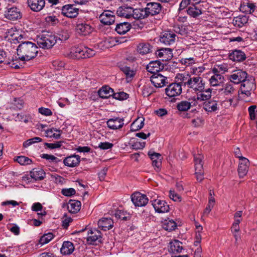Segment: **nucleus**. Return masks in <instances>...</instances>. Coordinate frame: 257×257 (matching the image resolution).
I'll list each match as a JSON object with an SVG mask.
<instances>
[{
  "label": "nucleus",
  "mask_w": 257,
  "mask_h": 257,
  "mask_svg": "<svg viewBox=\"0 0 257 257\" xmlns=\"http://www.w3.org/2000/svg\"><path fill=\"white\" fill-rule=\"evenodd\" d=\"M38 47L30 41L22 42L17 48V54L22 61H29L35 58L38 53Z\"/></svg>",
  "instance_id": "nucleus-1"
},
{
  "label": "nucleus",
  "mask_w": 257,
  "mask_h": 257,
  "mask_svg": "<svg viewBox=\"0 0 257 257\" xmlns=\"http://www.w3.org/2000/svg\"><path fill=\"white\" fill-rule=\"evenodd\" d=\"M205 83L203 79L200 77H194V90L196 92V95L194 96V101L198 102L207 100L211 97V90L208 89L204 90Z\"/></svg>",
  "instance_id": "nucleus-2"
},
{
  "label": "nucleus",
  "mask_w": 257,
  "mask_h": 257,
  "mask_svg": "<svg viewBox=\"0 0 257 257\" xmlns=\"http://www.w3.org/2000/svg\"><path fill=\"white\" fill-rule=\"evenodd\" d=\"M57 42L56 35L52 32H43L37 38V43L43 49H50Z\"/></svg>",
  "instance_id": "nucleus-3"
},
{
  "label": "nucleus",
  "mask_w": 257,
  "mask_h": 257,
  "mask_svg": "<svg viewBox=\"0 0 257 257\" xmlns=\"http://www.w3.org/2000/svg\"><path fill=\"white\" fill-rule=\"evenodd\" d=\"M71 53L74 58L80 59L93 57L95 54V51L86 47L80 46L73 48Z\"/></svg>",
  "instance_id": "nucleus-4"
},
{
  "label": "nucleus",
  "mask_w": 257,
  "mask_h": 257,
  "mask_svg": "<svg viewBox=\"0 0 257 257\" xmlns=\"http://www.w3.org/2000/svg\"><path fill=\"white\" fill-rule=\"evenodd\" d=\"M194 225L195 226V239L194 241V246H196V248L194 251V257H201L202 249L200 244L201 240V233L203 230L202 226L199 224L198 222L195 221L194 220Z\"/></svg>",
  "instance_id": "nucleus-5"
},
{
  "label": "nucleus",
  "mask_w": 257,
  "mask_h": 257,
  "mask_svg": "<svg viewBox=\"0 0 257 257\" xmlns=\"http://www.w3.org/2000/svg\"><path fill=\"white\" fill-rule=\"evenodd\" d=\"M202 158L203 157L200 155L194 157L195 174V177L198 182H201L204 179V170L203 168V162L202 161Z\"/></svg>",
  "instance_id": "nucleus-6"
},
{
  "label": "nucleus",
  "mask_w": 257,
  "mask_h": 257,
  "mask_svg": "<svg viewBox=\"0 0 257 257\" xmlns=\"http://www.w3.org/2000/svg\"><path fill=\"white\" fill-rule=\"evenodd\" d=\"M87 241L91 244H97L102 242L101 231L96 228H91L88 231Z\"/></svg>",
  "instance_id": "nucleus-7"
},
{
  "label": "nucleus",
  "mask_w": 257,
  "mask_h": 257,
  "mask_svg": "<svg viewBox=\"0 0 257 257\" xmlns=\"http://www.w3.org/2000/svg\"><path fill=\"white\" fill-rule=\"evenodd\" d=\"M75 29L79 34L83 36L89 35L94 30L90 24L85 21L78 22Z\"/></svg>",
  "instance_id": "nucleus-8"
},
{
  "label": "nucleus",
  "mask_w": 257,
  "mask_h": 257,
  "mask_svg": "<svg viewBox=\"0 0 257 257\" xmlns=\"http://www.w3.org/2000/svg\"><path fill=\"white\" fill-rule=\"evenodd\" d=\"M180 83L175 82L170 84L165 89V93L170 97L179 96L182 92Z\"/></svg>",
  "instance_id": "nucleus-9"
},
{
  "label": "nucleus",
  "mask_w": 257,
  "mask_h": 257,
  "mask_svg": "<svg viewBox=\"0 0 257 257\" xmlns=\"http://www.w3.org/2000/svg\"><path fill=\"white\" fill-rule=\"evenodd\" d=\"M131 200L135 206L138 207L144 206L148 202L146 195L138 192H136L132 195Z\"/></svg>",
  "instance_id": "nucleus-10"
},
{
  "label": "nucleus",
  "mask_w": 257,
  "mask_h": 257,
  "mask_svg": "<svg viewBox=\"0 0 257 257\" xmlns=\"http://www.w3.org/2000/svg\"><path fill=\"white\" fill-rule=\"evenodd\" d=\"M150 80L157 88L162 87L168 83L167 78L160 73L153 74L150 77Z\"/></svg>",
  "instance_id": "nucleus-11"
},
{
  "label": "nucleus",
  "mask_w": 257,
  "mask_h": 257,
  "mask_svg": "<svg viewBox=\"0 0 257 257\" xmlns=\"http://www.w3.org/2000/svg\"><path fill=\"white\" fill-rule=\"evenodd\" d=\"M79 9L74 7L72 5L64 6L61 9L62 14L69 18H76L78 15Z\"/></svg>",
  "instance_id": "nucleus-12"
},
{
  "label": "nucleus",
  "mask_w": 257,
  "mask_h": 257,
  "mask_svg": "<svg viewBox=\"0 0 257 257\" xmlns=\"http://www.w3.org/2000/svg\"><path fill=\"white\" fill-rule=\"evenodd\" d=\"M5 17L7 19L15 21L22 18V15L20 10L17 7L8 8L5 12Z\"/></svg>",
  "instance_id": "nucleus-13"
},
{
  "label": "nucleus",
  "mask_w": 257,
  "mask_h": 257,
  "mask_svg": "<svg viewBox=\"0 0 257 257\" xmlns=\"http://www.w3.org/2000/svg\"><path fill=\"white\" fill-rule=\"evenodd\" d=\"M100 21L105 25H110L115 22L114 13L110 11H104L99 17Z\"/></svg>",
  "instance_id": "nucleus-14"
},
{
  "label": "nucleus",
  "mask_w": 257,
  "mask_h": 257,
  "mask_svg": "<svg viewBox=\"0 0 257 257\" xmlns=\"http://www.w3.org/2000/svg\"><path fill=\"white\" fill-rule=\"evenodd\" d=\"M161 9L162 6L161 4L155 2L148 3L145 8L148 17L149 15L154 16L159 14Z\"/></svg>",
  "instance_id": "nucleus-15"
},
{
  "label": "nucleus",
  "mask_w": 257,
  "mask_h": 257,
  "mask_svg": "<svg viewBox=\"0 0 257 257\" xmlns=\"http://www.w3.org/2000/svg\"><path fill=\"white\" fill-rule=\"evenodd\" d=\"M247 75V74L245 71L238 70L229 76V79L231 82L236 84H238L240 82L244 83V81H247L246 80Z\"/></svg>",
  "instance_id": "nucleus-16"
},
{
  "label": "nucleus",
  "mask_w": 257,
  "mask_h": 257,
  "mask_svg": "<svg viewBox=\"0 0 257 257\" xmlns=\"http://www.w3.org/2000/svg\"><path fill=\"white\" fill-rule=\"evenodd\" d=\"M155 211L159 213H165L169 210V206L164 200L155 199L152 202Z\"/></svg>",
  "instance_id": "nucleus-17"
},
{
  "label": "nucleus",
  "mask_w": 257,
  "mask_h": 257,
  "mask_svg": "<svg viewBox=\"0 0 257 257\" xmlns=\"http://www.w3.org/2000/svg\"><path fill=\"white\" fill-rule=\"evenodd\" d=\"M27 3L30 9L35 12L41 11L45 6V0H27Z\"/></svg>",
  "instance_id": "nucleus-18"
},
{
  "label": "nucleus",
  "mask_w": 257,
  "mask_h": 257,
  "mask_svg": "<svg viewBox=\"0 0 257 257\" xmlns=\"http://www.w3.org/2000/svg\"><path fill=\"white\" fill-rule=\"evenodd\" d=\"M176 35L172 32L166 31L162 34L160 41L166 45H170L175 42Z\"/></svg>",
  "instance_id": "nucleus-19"
},
{
  "label": "nucleus",
  "mask_w": 257,
  "mask_h": 257,
  "mask_svg": "<svg viewBox=\"0 0 257 257\" xmlns=\"http://www.w3.org/2000/svg\"><path fill=\"white\" fill-rule=\"evenodd\" d=\"M64 164L69 167H75L79 165L80 157L78 155H70L66 157L63 161Z\"/></svg>",
  "instance_id": "nucleus-20"
},
{
  "label": "nucleus",
  "mask_w": 257,
  "mask_h": 257,
  "mask_svg": "<svg viewBox=\"0 0 257 257\" xmlns=\"http://www.w3.org/2000/svg\"><path fill=\"white\" fill-rule=\"evenodd\" d=\"M124 119L122 118L115 117L110 118L107 121V126L111 130H117L121 128L124 124Z\"/></svg>",
  "instance_id": "nucleus-21"
},
{
  "label": "nucleus",
  "mask_w": 257,
  "mask_h": 257,
  "mask_svg": "<svg viewBox=\"0 0 257 257\" xmlns=\"http://www.w3.org/2000/svg\"><path fill=\"white\" fill-rule=\"evenodd\" d=\"M133 12V8L127 5L119 7L116 11V14L118 16L127 19L131 18Z\"/></svg>",
  "instance_id": "nucleus-22"
},
{
  "label": "nucleus",
  "mask_w": 257,
  "mask_h": 257,
  "mask_svg": "<svg viewBox=\"0 0 257 257\" xmlns=\"http://www.w3.org/2000/svg\"><path fill=\"white\" fill-rule=\"evenodd\" d=\"M164 68L163 64L160 61H154L149 63L147 66V70L153 74L159 73V72Z\"/></svg>",
  "instance_id": "nucleus-23"
},
{
  "label": "nucleus",
  "mask_w": 257,
  "mask_h": 257,
  "mask_svg": "<svg viewBox=\"0 0 257 257\" xmlns=\"http://www.w3.org/2000/svg\"><path fill=\"white\" fill-rule=\"evenodd\" d=\"M119 67L121 71L123 72L125 76V78L127 82L131 81L136 75V71L134 69L131 68L127 65L122 64L119 65Z\"/></svg>",
  "instance_id": "nucleus-24"
},
{
  "label": "nucleus",
  "mask_w": 257,
  "mask_h": 257,
  "mask_svg": "<svg viewBox=\"0 0 257 257\" xmlns=\"http://www.w3.org/2000/svg\"><path fill=\"white\" fill-rule=\"evenodd\" d=\"M98 228L103 231L111 229L113 226V221L110 218H102L98 221Z\"/></svg>",
  "instance_id": "nucleus-25"
},
{
  "label": "nucleus",
  "mask_w": 257,
  "mask_h": 257,
  "mask_svg": "<svg viewBox=\"0 0 257 257\" xmlns=\"http://www.w3.org/2000/svg\"><path fill=\"white\" fill-rule=\"evenodd\" d=\"M224 77L222 75L213 73L209 78V81L211 86L216 87L222 85L224 83Z\"/></svg>",
  "instance_id": "nucleus-26"
},
{
  "label": "nucleus",
  "mask_w": 257,
  "mask_h": 257,
  "mask_svg": "<svg viewBox=\"0 0 257 257\" xmlns=\"http://www.w3.org/2000/svg\"><path fill=\"white\" fill-rule=\"evenodd\" d=\"M229 58L233 61L241 62L246 59V55L241 50H234L229 53Z\"/></svg>",
  "instance_id": "nucleus-27"
},
{
  "label": "nucleus",
  "mask_w": 257,
  "mask_h": 257,
  "mask_svg": "<svg viewBox=\"0 0 257 257\" xmlns=\"http://www.w3.org/2000/svg\"><path fill=\"white\" fill-rule=\"evenodd\" d=\"M183 247L182 243L178 240L175 239L170 242L169 251L173 254L181 252Z\"/></svg>",
  "instance_id": "nucleus-28"
},
{
  "label": "nucleus",
  "mask_w": 257,
  "mask_h": 257,
  "mask_svg": "<svg viewBox=\"0 0 257 257\" xmlns=\"http://www.w3.org/2000/svg\"><path fill=\"white\" fill-rule=\"evenodd\" d=\"M156 54L158 57L162 58V61L170 60L173 57L172 50L168 48L160 49Z\"/></svg>",
  "instance_id": "nucleus-29"
},
{
  "label": "nucleus",
  "mask_w": 257,
  "mask_h": 257,
  "mask_svg": "<svg viewBox=\"0 0 257 257\" xmlns=\"http://www.w3.org/2000/svg\"><path fill=\"white\" fill-rule=\"evenodd\" d=\"M192 27L191 25H182L175 28V31L182 36L191 37Z\"/></svg>",
  "instance_id": "nucleus-30"
},
{
  "label": "nucleus",
  "mask_w": 257,
  "mask_h": 257,
  "mask_svg": "<svg viewBox=\"0 0 257 257\" xmlns=\"http://www.w3.org/2000/svg\"><path fill=\"white\" fill-rule=\"evenodd\" d=\"M222 88L218 90L221 95L231 96L234 93L235 89L231 83L228 82L224 85H222Z\"/></svg>",
  "instance_id": "nucleus-31"
},
{
  "label": "nucleus",
  "mask_w": 257,
  "mask_h": 257,
  "mask_svg": "<svg viewBox=\"0 0 257 257\" xmlns=\"http://www.w3.org/2000/svg\"><path fill=\"white\" fill-rule=\"evenodd\" d=\"M45 172L40 168H34L30 172L31 178L34 179L36 181L42 180L45 177Z\"/></svg>",
  "instance_id": "nucleus-32"
},
{
  "label": "nucleus",
  "mask_w": 257,
  "mask_h": 257,
  "mask_svg": "<svg viewBox=\"0 0 257 257\" xmlns=\"http://www.w3.org/2000/svg\"><path fill=\"white\" fill-rule=\"evenodd\" d=\"M152 46L147 42L140 43L137 48V52L141 55H145L152 52Z\"/></svg>",
  "instance_id": "nucleus-33"
},
{
  "label": "nucleus",
  "mask_w": 257,
  "mask_h": 257,
  "mask_svg": "<svg viewBox=\"0 0 257 257\" xmlns=\"http://www.w3.org/2000/svg\"><path fill=\"white\" fill-rule=\"evenodd\" d=\"M98 94L102 98H107L111 96L113 97L114 91L108 86H103L98 90Z\"/></svg>",
  "instance_id": "nucleus-34"
},
{
  "label": "nucleus",
  "mask_w": 257,
  "mask_h": 257,
  "mask_svg": "<svg viewBox=\"0 0 257 257\" xmlns=\"http://www.w3.org/2000/svg\"><path fill=\"white\" fill-rule=\"evenodd\" d=\"M177 78L180 80L181 82L179 83H180L181 86L184 85V86L187 85L190 88L192 87V78L190 74L184 72L183 74H179Z\"/></svg>",
  "instance_id": "nucleus-35"
},
{
  "label": "nucleus",
  "mask_w": 257,
  "mask_h": 257,
  "mask_svg": "<svg viewBox=\"0 0 257 257\" xmlns=\"http://www.w3.org/2000/svg\"><path fill=\"white\" fill-rule=\"evenodd\" d=\"M132 25L128 22H123L117 24L115 27V30L120 34L123 35L126 33L131 28Z\"/></svg>",
  "instance_id": "nucleus-36"
},
{
  "label": "nucleus",
  "mask_w": 257,
  "mask_h": 257,
  "mask_svg": "<svg viewBox=\"0 0 257 257\" xmlns=\"http://www.w3.org/2000/svg\"><path fill=\"white\" fill-rule=\"evenodd\" d=\"M74 250L73 244L69 241H64L63 243L60 251L62 254L64 255H69L71 254Z\"/></svg>",
  "instance_id": "nucleus-37"
},
{
  "label": "nucleus",
  "mask_w": 257,
  "mask_h": 257,
  "mask_svg": "<svg viewBox=\"0 0 257 257\" xmlns=\"http://www.w3.org/2000/svg\"><path fill=\"white\" fill-rule=\"evenodd\" d=\"M81 205L80 201L71 200L69 202L68 208L70 212L75 213L80 210Z\"/></svg>",
  "instance_id": "nucleus-38"
},
{
  "label": "nucleus",
  "mask_w": 257,
  "mask_h": 257,
  "mask_svg": "<svg viewBox=\"0 0 257 257\" xmlns=\"http://www.w3.org/2000/svg\"><path fill=\"white\" fill-rule=\"evenodd\" d=\"M203 108L208 112H212L218 109L217 102L215 100H210L203 103Z\"/></svg>",
  "instance_id": "nucleus-39"
},
{
  "label": "nucleus",
  "mask_w": 257,
  "mask_h": 257,
  "mask_svg": "<svg viewBox=\"0 0 257 257\" xmlns=\"http://www.w3.org/2000/svg\"><path fill=\"white\" fill-rule=\"evenodd\" d=\"M147 14L145 9H133V12L132 14L131 18L135 19H143L147 18Z\"/></svg>",
  "instance_id": "nucleus-40"
},
{
  "label": "nucleus",
  "mask_w": 257,
  "mask_h": 257,
  "mask_svg": "<svg viewBox=\"0 0 257 257\" xmlns=\"http://www.w3.org/2000/svg\"><path fill=\"white\" fill-rule=\"evenodd\" d=\"M248 21V18L246 16H239L235 17L232 21V24L235 27L241 28Z\"/></svg>",
  "instance_id": "nucleus-41"
},
{
  "label": "nucleus",
  "mask_w": 257,
  "mask_h": 257,
  "mask_svg": "<svg viewBox=\"0 0 257 257\" xmlns=\"http://www.w3.org/2000/svg\"><path fill=\"white\" fill-rule=\"evenodd\" d=\"M176 227V223L172 219H166L162 223V227L169 231L175 230Z\"/></svg>",
  "instance_id": "nucleus-42"
},
{
  "label": "nucleus",
  "mask_w": 257,
  "mask_h": 257,
  "mask_svg": "<svg viewBox=\"0 0 257 257\" xmlns=\"http://www.w3.org/2000/svg\"><path fill=\"white\" fill-rule=\"evenodd\" d=\"M252 86V87H255L254 84L253 82L247 80V81H244V83H242L241 85L240 91L242 94H244L246 96H250L251 94V88H245V87Z\"/></svg>",
  "instance_id": "nucleus-43"
},
{
  "label": "nucleus",
  "mask_w": 257,
  "mask_h": 257,
  "mask_svg": "<svg viewBox=\"0 0 257 257\" xmlns=\"http://www.w3.org/2000/svg\"><path fill=\"white\" fill-rule=\"evenodd\" d=\"M228 71V67L225 64L215 65L212 69V73L222 75Z\"/></svg>",
  "instance_id": "nucleus-44"
},
{
  "label": "nucleus",
  "mask_w": 257,
  "mask_h": 257,
  "mask_svg": "<svg viewBox=\"0 0 257 257\" xmlns=\"http://www.w3.org/2000/svg\"><path fill=\"white\" fill-rule=\"evenodd\" d=\"M114 215L116 218L123 220H127L131 218V215L130 213L121 210H116L115 212Z\"/></svg>",
  "instance_id": "nucleus-45"
},
{
  "label": "nucleus",
  "mask_w": 257,
  "mask_h": 257,
  "mask_svg": "<svg viewBox=\"0 0 257 257\" xmlns=\"http://www.w3.org/2000/svg\"><path fill=\"white\" fill-rule=\"evenodd\" d=\"M144 125V120L136 119L131 125V131L136 132L141 129Z\"/></svg>",
  "instance_id": "nucleus-46"
},
{
  "label": "nucleus",
  "mask_w": 257,
  "mask_h": 257,
  "mask_svg": "<svg viewBox=\"0 0 257 257\" xmlns=\"http://www.w3.org/2000/svg\"><path fill=\"white\" fill-rule=\"evenodd\" d=\"M15 161L21 165H28L32 163V161L31 159L24 156L17 157L15 159Z\"/></svg>",
  "instance_id": "nucleus-47"
},
{
  "label": "nucleus",
  "mask_w": 257,
  "mask_h": 257,
  "mask_svg": "<svg viewBox=\"0 0 257 257\" xmlns=\"http://www.w3.org/2000/svg\"><path fill=\"white\" fill-rule=\"evenodd\" d=\"M54 237V235L52 232H48L44 234L42 236L39 240V243L41 245L49 242Z\"/></svg>",
  "instance_id": "nucleus-48"
},
{
  "label": "nucleus",
  "mask_w": 257,
  "mask_h": 257,
  "mask_svg": "<svg viewBox=\"0 0 257 257\" xmlns=\"http://www.w3.org/2000/svg\"><path fill=\"white\" fill-rule=\"evenodd\" d=\"M191 107V103L187 101H182L177 104V109L180 111H185Z\"/></svg>",
  "instance_id": "nucleus-49"
},
{
  "label": "nucleus",
  "mask_w": 257,
  "mask_h": 257,
  "mask_svg": "<svg viewBox=\"0 0 257 257\" xmlns=\"http://www.w3.org/2000/svg\"><path fill=\"white\" fill-rule=\"evenodd\" d=\"M180 62L182 64L185 65L186 67L190 68V73L192 72L193 68L192 65L193 64V58H183L180 60Z\"/></svg>",
  "instance_id": "nucleus-50"
},
{
  "label": "nucleus",
  "mask_w": 257,
  "mask_h": 257,
  "mask_svg": "<svg viewBox=\"0 0 257 257\" xmlns=\"http://www.w3.org/2000/svg\"><path fill=\"white\" fill-rule=\"evenodd\" d=\"M56 37H57V42L59 41L62 42L68 40L70 37V35L67 31H62L58 34Z\"/></svg>",
  "instance_id": "nucleus-51"
},
{
  "label": "nucleus",
  "mask_w": 257,
  "mask_h": 257,
  "mask_svg": "<svg viewBox=\"0 0 257 257\" xmlns=\"http://www.w3.org/2000/svg\"><path fill=\"white\" fill-rule=\"evenodd\" d=\"M42 141V139L41 138L37 137H34V138L30 139L27 140L26 141L24 142L23 143V146L25 148H27L29 146H30V145L33 144L34 143L41 142Z\"/></svg>",
  "instance_id": "nucleus-52"
},
{
  "label": "nucleus",
  "mask_w": 257,
  "mask_h": 257,
  "mask_svg": "<svg viewBox=\"0 0 257 257\" xmlns=\"http://www.w3.org/2000/svg\"><path fill=\"white\" fill-rule=\"evenodd\" d=\"M214 204H215V199L214 198V197H209L208 204H207V206L206 207L205 209H204V214H209V212L212 210V209L213 208V207L214 205Z\"/></svg>",
  "instance_id": "nucleus-53"
},
{
  "label": "nucleus",
  "mask_w": 257,
  "mask_h": 257,
  "mask_svg": "<svg viewBox=\"0 0 257 257\" xmlns=\"http://www.w3.org/2000/svg\"><path fill=\"white\" fill-rule=\"evenodd\" d=\"M128 97V94L123 91L114 92L113 98L118 100H124Z\"/></svg>",
  "instance_id": "nucleus-54"
},
{
  "label": "nucleus",
  "mask_w": 257,
  "mask_h": 257,
  "mask_svg": "<svg viewBox=\"0 0 257 257\" xmlns=\"http://www.w3.org/2000/svg\"><path fill=\"white\" fill-rule=\"evenodd\" d=\"M248 167L249 166L245 165H238V173L240 178H243L246 175L248 172Z\"/></svg>",
  "instance_id": "nucleus-55"
},
{
  "label": "nucleus",
  "mask_w": 257,
  "mask_h": 257,
  "mask_svg": "<svg viewBox=\"0 0 257 257\" xmlns=\"http://www.w3.org/2000/svg\"><path fill=\"white\" fill-rule=\"evenodd\" d=\"M169 197L171 199L175 202H180L181 200V196L176 193L173 190L169 191Z\"/></svg>",
  "instance_id": "nucleus-56"
},
{
  "label": "nucleus",
  "mask_w": 257,
  "mask_h": 257,
  "mask_svg": "<svg viewBox=\"0 0 257 257\" xmlns=\"http://www.w3.org/2000/svg\"><path fill=\"white\" fill-rule=\"evenodd\" d=\"M153 92V88L151 86L149 85L144 86L142 93L144 96H149Z\"/></svg>",
  "instance_id": "nucleus-57"
},
{
  "label": "nucleus",
  "mask_w": 257,
  "mask_h": 257,
  "mask_svg": "<svg viewBox=\"0 0 257 257\" xmlns=\"http://www.w3.org/2000/svg\"><path fill=\"white\" fill-rule=\"evenodd\" d=\"M205 67L203 66H194V77H198L200 76L201 73L204 71Z\"/></svg>",
  "instance_id": "nucleus-58"
},
{
  "label": "nucleus",
  "mask_w": 257,
  "mask_h": 257,
  "mask_svg": "<svg viewBox=\"0 0 257 257\" xmlns=\"http://www.w3.org/2000/svg\"><path fill=\"white\" fill-rule=\"evenodd\" d=\"M75 193V190L72 188L63 189L61 191V193L66 196H71Z\"/></svg>",
  "instance_id": "nucleus-59"
},
{
  "label": "nucleus",
  "mask_w": 257,
  "mask_h": 257,
  "mask_svg": "<svg viewBox=\"0 0 257 257\" xmlns=\"http://www.w3.org/2000/svg\"><path fill=\"white\" fill-rule=\"evenodd\" d=\"M62 142L59 141V142H56L55 143H45L44 144L45 146H46L47 148L51 149H54L56 148H59L62 146Z\"/></svg>",
  "instance_id": "nucleus-60"
},
{
  "label": "nucleus",
  "mask_w": 257,
  "mask_h": 257,
  "mask_svg": "<svg viewBox=\"0 0 257 257\" xmlns=\"http://www.w3.org/2000/svg\"><path fill=\"white\" fill-rule=\"evenodd\" d=\"M113 146V145L112 143L109 142H101L98 145V148L101 150H107L111 149Z\"/></svg>",
  "instance_id": "nucleus-61"
},
{
  "label": "nucleus",
  "mask_w": 257,
  "mask_h": 257,
  "mask_svg": "<svg viewBox=\"0 0 257 257\" xmlns=\"http://www.w3.org/2000/svg\"><path fill=\"white\" fill-rule=\"evenodd\" d=\"M148 154L152 161L153 160H161V155L159 153L150 151Z\"/></svg>",
  "instance_id": "nucleus-62"
},
{
  "label": "nucleus",
  "mask_w": 257,
  "mask_h": 257,
  "mask_svg": "<svg viewBox=\"0 0 257 257\" xmlns=\"http://www.w3.org/2000/svg\"><path fill=\"white\" fill-rule=\"evenodd\" d=\"M256 106L255 105H251L248 107V110L249 113L250 119L253 120L255 118V111Z\"/></svg>",
  "instance_id": "nucleus-63"
},
{
  "label": "nucleus",
  "mask_w": 257,
  "mask_h": 257,
  "mask_svg": "<svg viewBox=\"0 0 257 257\" xmlns=\"http://www.w3.org/2000/svg\"><path fill=\"white\" fill-rule=\"evenodd\" d=\"M39 112L46 116H50L52 114L50 109L42 107L39 108Z\"/></svg>",
  "instance_id": "nucleus-64"
}]
</instances>
